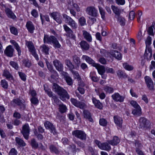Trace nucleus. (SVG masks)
<instances>
[{"instance_id":"nucleus-51","label":"nucleus","mask_w":155,"mask_h":155,"mask_svg":"<svg viewBox=\"0 0 155 155\" xmlns=\"http://www.w3.org/2000/svg\"><path fill=\"white\" fill-rule=\"evenodd\" d=\"M79 22L81 26L86 25V19L84 17H81L79 19Z\"/></svg>"},{"instance_id":"nucleus-49","label":"nucleus","mask_w":155,"mask_h":155,"mask_svg":"<svg viewBox=\"0 0 155 155\" xmlns=\"http://www.w3.org/2000/svg\"><path fill=\"white\" fill-rule=\"evenodd\" d=\"M10 30L11 33L15 35H17L18 34L17 29L14 26H10Z\"/></svg>"},{"instance_id":"nucleus-21","label":"nucleus","mask_w":155,"mask_h":155,"mask_svg":"<svg viewBox=\"0 0 155 155\" xmlns=\"http://www.w3.org/2000/svg\"><path fill=\"white\" fill-rule=\"evenodd\" d=\"M152 57V50L150 48L148 47V48H146L144 54V58L149 60Z\"/></svg>"},{"instance_id":"nucleus-18","label":"nucleus","mask_w":155,"mask_h":155,"mask_svg":"<svg viewBox=\"0 0 155 155\" xmlns=\"http://www.w3.org/2000/svg\"><path fill=\"white\" fill-rule=\"evenodd\" d=\"M120 141V139L117 136H114L112 140L107 141L108 143L113 146L117 145Z\"/></svg>"},{"instance_id":"nucleus-62","label":"nucleus","mask_w":155,"mask_h":155,"mask_svg":"<svg viewBox=\"0 0 155 155\" xmlns=\"http://www.w3.org/2000/svg\"><path fill=\"white\" fill-rule=\"evenodd\" d=\"M17 151L14 148L11 149L9 151V155H17Z\"/></svg>"},{"instance_id":"nucleus-24","label":"nucleus","mask_w":155,"mask_h":155,"mask_svg":"<svg viewBox=\"0 0 155 155\" xmlns=\"http://www.w3.org/2000/svg\"><path fill=\"white\" fill-rule=\"evenodd\" d=\"M29 51L34 56L37 60H39V58L38 55L37 54L36 49L35 48L34 45L28 48Z\"/></svg>"},{"instance_id":"nucleus-28","label":"nucleus","mask_w":155,"mask_h":155,"mask_svg":"<svg viewBox=\"0 0 155 155\" xmlns=\"http://www.w3.org/2000/svg\"><path fill=\"white\" fill-rule=\"evenodd\" d=\"M3 76L6 77V78L9 80H13V78L10 72L7 70H5L3 71Z\"/></svg>"},{"instance_id":"nucleus-7","label":"nucleus","mask_w":155,"mask_h":155,"mask_svg":"<svg viewBox=\"0 0 155 155\" xmlns=\"http://www.w3.org/2000/svg\"><path fill=\"white\" fill-rule=\"evenodd\" d=\"M86 11L87 13L89 15L94 17H96L97 16V10L94 6L87 7L86 9Z\"/></svg>"},{"instance_id":"nucleus-20","label":"nucleus","mask_w":155,"mask_h":155,"mask_svg":"<svg viewBox=\"0 0 155 155\" xmlns=\"http://www.w3.org/2000/svg\"><path fill=\"white\" fill-rule=\"evenodd\" d=\"M5 11L7 15L9 18L13 19H15L16 18V16L10 8H6L5 9Z\"/></svg>"},{"instance_id":"nucleus-42","label":"nucleus","mask_w":155,"mask_h":155,"mask_svg":"<svg viewBox=\"0 0 155 155\" xmlns=\"http://www.w3.org/2000/svg\"><path fill=\"white\" fill-rule=\"evenodd\" d=\"M49 149L51 152L52 153H54L58 154L59 153V151L56 147L53 145H51L49 147Z\"/></svg>"},{"instance_id":"nucleus-63","label":"nucleus","mask_w":155,"mask_h":155,"mask_svg":"<svg viewBox=\"0 0 155 155\" xmlns=\"http://www.w3.org/2000/svg\"><path fill=\"white\" fill-rule=\"evenodd\" d=\"M130 104L135 108L138 107H140L137 102L134 101H130Z\"/></svg>"},{"instance_id":"nucleus-19","label":"nucleus","mask_w":155,"mask_h":155,"mask_svg":"<svg viewBox=\"0 0 155 155\" xmlns=\"http://www.w3.org/2000/svg\"><path fill=\"white\" fill-rule=\"evenodd\" d=\"M94 67L97 69L98 73L100 74L104 73L105 72L106 69L104 66L97 63L94 65Z\"/></svg>"},{"instance_id":"nucleus-40","label":"nucleus","mask_w":155,"mask_h":155,"mask_svg":"<svg viewBox=\"0 0 155 155\" xmlns=\"http://www.w3.org/2000/svg\"><path fill=\"white\" fill-rule=\"evenodd\" d=\"M30 144L33 148L36 149L38 147V143L34 138H32L31 140Z\"/></svg>"},{"instance_id":"nucleus-54","label":"nucleus","mask_w":155,"mask_h":155,"mask_svg":"<svg viewBox=\"0 0 155 155\" xmlns=\"http://www.w3.org/2000/svg\"><path fill=\"white\" fill-rule=\"evenodd\" d=\"M99 124L101 126H105L107 125V123L106 119L102 118L100 119Z\"/></svg>"},{"instance_id":"nucleus-26","label":"nucleus","mask_w":155,"mask_h":155,"mask_svg":"<svg viewBox=\"0 0 155 155\" xmlns=\"http://www.w3.org/2000/svg\"><path fill=\"white\" fill-rule=\"evenodd\" d=\"M83 35L84 38L88 42H91L92 40V38L91 35L85 30L82 31Z\"/></svg>"},{"instance_id":"nucleus-56","label":"nucleus","mask_w":155,"mask_h":155,"mask_svg":"<svg viewBox=\"0 0 155 155\" xmlns=\"http://www.w3.org/2000/svg\"><path fill=\"white\" fill-rule=\"evenodd\" d=\"M104 91L107 93H111L113 92L114 90L112 88L107 86L105 87Z\"/></svg>"},{"instance_id":"nucleus-36","label":"nucleus","mask_w":155,"mask_h":155,"mask_svg":"<svg viewBox=\"0 0 155 155\" xmlns=\"http://www.w3.org/2000/svg\"><path fill=\"white\" fill-rule=\"evenodd\" d=\"M40 48L42 52L46 54H48L49 48L46 45L43 44L40 47Z\"/></svg>"},{"instance_id":"nucleus-34","label":"nucleus","mask_w":155,"mask_h":155,"mask_svg":"<svg viewBox=\"0 0 155 155\" xmlns=\"http://www.w3.org/2000/svg\"><path fill=\"white\" fill-rule=\"evenodd\" d=\"M72 58L74 63L78 67L81 62L79 58L76 55H74L73 56Z\"/></svg>"},{"instance_id":"nucleus-27","label":"nucleus","mask_w":155,"mask_h":155,"mask_svg":"<svg viewBox=\"0 0 155 155\" xmlns=\"http://www.w3.org/2000/svg\"><path fill=\"white\" fill-rule=\"evenodd\" d=\"M10 42L14 46L15 48L16 49L18 52V56L21 55V51L20 47L18 44L14 40H12L10 41Z\"/></svg>"},{"instance_id":"nucleus-50","label":"nucleus","mask_w":155,"mask_h":155,"mask_svg":"<svg viewBox=\"0 0 155 155\" xmlns=\"http://www.w3.org/2000/svg\"><path fill=\"white\" fill-rule=\"evenodd\" d=\"M10 64L16 70H18L19 68L18 64L17 63L14 61H11L10 62Z\"/></svg>"},{"instance_id":"nucleus-17","label":"nucleus","mask_w":155,"mask_h":155,"mask_svg":"<svg viewBox=\"0 0 155 155\" xmlns=\"http://www.w3.org/2000/svg\"><path fill=\"white\" fill-rule=\"evenodd\" d=\"M26 27L28 31L31 33H33L35 29V26L32 21H28L26 24Z\"/></svg>"},{"instance_id":"nucleus-33","label":"nucleus","mask_w":155,"mask_h":155,"mask_svg":"<svg viewBox=\"0 0 155 155\" xmlns=\"http://www.w3.org/2000/svg\"><path fill=\"white\" fill-rule=\"evenodd\" d=\"M92 100L93 103L97 108L100 109L102 108V104L99 100H96L94 97L93 98Z\"/></svg>"},{"instance_id":"nucleus-23","label":"nucleus","mask_w":155,"mask_h":155,"mask_svg":"<svg viewBox=\"0 0 155 155\" xmlns=\"http://www.w3.org/2000/svg\"><path fill=\"white\" fill-rule=\"evenodd\" d=\"M114 118L115 124L120 128H121L123 121L122 118L117 116H114Z\"/></svg>"},{"instance_id":"nucleus-39","label":"nucleus","mask_w":155,"mask_h":155,"mask_svg":"<svg viewBox=\"0 0 155 155\" xmlns=\"http://www.w3.org/2000/svg\"><path fill=\"white\" fill-rule=\"evenodd\" d=\"M117 75L120 78H126L127 77V75L123 71L119 70L117 72Z\"/></svg>"},{"instance_id":"nucleus-16","label":"nucleus","mask_w":155,"mask_h":155,"mask_svg":"<svg viewBox=\"0 0 155 155\" xmlns=\"http://www.w3.org/2000/svg\"><path fill=\"white\" fill-rule=\"evenodd\" d=\"M14 51V49L12 46L9 45L7 47L4 53L8 56L11 57L13 56Z\"/></svg>"},{"instance_id":"nucleus-8","label":"nucleus","mask_w":155,"mask_h":155,"mask_svg":"<svg viewBox=\"0 0 155 155\" xmlns=\"http://www.w3.org/2000/svg\"><path fill=\"white\" fill-rule=\"evenodd\" d=\"M71 103L74 105L81 109H84L87 107L86 105L83 102L78 101L74 98H71Z\"/></svg>"},{"instance_id":"nucleus-41","label":"nucleus","mask_w":155,"mask_h":155,"mask_svg":"<svg viewBox=\"0 0 155 155\" xmlns=\"http://www.w3.org/2000/svg\"><path fill=\"white\" fill-rule=\"evenodd\" d=\"M15 141L16 143L20 146L24 147L26 145V144L24 141L18 137H16Z\"/></svg>"},{"instance_id":"nucleus-1","label":"nucleus","mask_w":155,"mask_h":155,"mask_svg":"<svg viewBox=\"0 0 155 155\" xmlns=\"http://www.w3.org/2000/svg\"><path fill=\"white\" fill-rule=\"evenodd\" d=\"M51 79L50 81L53 83L52 88L53 90L55 92L59 95L61 97H68L69 95L66 91L63 88L58 85L57 84L54 83V82L58 80V74L56 71L54 73H51Z\"/></svg>"},{"instance_id":"nucleus-48","label":"nucleus","mask_w":155,"mask_h":155,"mask_svg":"<svg viewBox=\"0 0 155 155\" xmlns=\"http://www.w3.org/2000/svg\"><path fill=\"white\" fill-rule=\"evenodd\" d=\"M99 11L101 15V18L103 20L105 19V12L104 9L101 7L98 6Z\"/></svg>"},{"instance_id":"nucleus-22","label":"nucleus","mask_w":155,"mask_h":155,"mask_svg":"<svg viewBox=\"0 0 155 155\" xmlns=\"http://www.w3.org/2000/svg\"><path fill=\"white\" fill-rule=\"evenodd\" d=\"M111 8L113 12L115 15V17L116 18H117V17H118L120 16L121 12V10L118 7L113 5H112L111 6Z\"/></svg>"},{"instance_id":"nucleus-14","label":"nucleus","mask_w":155,"mask_h":155,"mask_svg":"<svg viewBox=\"0 0 155 155\" xmlns=\"http://www.w3.org/2000/svg\"><path fill=\"white\" fill-rule=\"evenodd\" d=\"M44 124L46 128L49 129L51 133L54 134L56 133V129L52 124L48 121H46L45 122Z\"/></svg>"},{"instance_id":"nucleus-2","label":"nucleus","mask_w":155,"mask_h":155,"mask_svg":"<svg viewBox=\"0 0 155 155\" xmlns=\"http://www.w3.org/2000/svg\"><path fill=\"white\" fill-rule=\"evenodd\" d=\"M139 127L141 129H146L150 126V123L148 120L144 117H140L139 119Z\"/></svg>"},{"instance_id":"nucleus-15","label":"nucleus","mask_w":155,"mask_h":155,"mask_svg":"<svg viewBox=\"0 0 155 155\" xmlns=\"http://www.w3.org/2000/svg\"><path fill=\"white\" fill-rule=\"evenodd\" d=\"M62 74L67 84L70 86L72 85L73 84V81L71 78L69 76L67 72H64Z\"/></svg>"},{"instance_id":"nucleus-31","label":"nucleus","mask_w":155,"mask_h":155,"mask_svg":"<svg viewBox=\"0 0 155 155\" xmlns=\"http://www.w3.org/2000/svg\"><path fill=\"white\" fill-rule=\"evenodd\" d=\"M84 117L88 119L90 122H92L93 120L91 117V115L90 112L87 110H84L83 111Z\"/></svg>"},{"instance_id":"nucleus-12","label":"nucleus","mask_w":155,"mask_h":155,"mask_svg":"<svg viewBox=\"0 0 155 155\" xmlns=\"http://www.w3.org/2000/svg\"><path fill=\"white\" fill-rule=\"evenodd\" d=\"M64 30L67 33L66 35L68 37L73 39H75V35L73 34L72 30L67 25L64 24L63 25Z\"/></svg>"},{"instance_id":"nucleus-55","label":"nucleus","mask_w":155,"mask_h":155,"mask_svg":"<svg viewBox=\"0 0 155 155\" xmlns=\"http://www.w3.org/2000/svg\"><path fill=\"white\" fill-rule=\"evenodd\" d=\"M18 74L21 79L24 81H25L26 80V76L24 73L21 72H18Z\"/></svg>"},{"instance_id":"nucleus-10","label":"nucleus","mask_w":155,"mask_h":155,"mask_svg":"<svg viewBox=\"0 0 155 155\" xmlns=\"http://www.w3.org/2000/svg\"><path fill=\"white\" fill-rule=\"evenodd\" d=\"M50 15L59 24H61L62 22V17L59 13L53 12L50 14Z\"/></svg>"},{"instance_id":"nucleus-44","label":"nucleus","mask_w":155,"mask_h":155,"mask_svg":"<svg viewBox=\"0 0 155 155\" xmlns=\"http://www.w3.org/2000/svg\"><path fill=\"white\" fill-rule=\"evenodd\" d=\"M1 85L2 87L5 89H7L8 87V84L7 81L5 79L1 80Z\"/></svg>"},{"instance_id":"nucleus-64","label":"nucleus","mask_w":155,"mask_h":155,"mask_svg":"<svg viewBox=\"0 0 155 155\" xmlns=\"http://www.w3.org/2000/svg\"><path fill=\"white\" fill-rule=\"evenodd\" d=\"M31 103L34 104H37L38 102V100L37 97H31Z\"/></svg>"},{"instance_id":"nucleus-4","label":"nucleus","mask_w":155,"mask_h":155,"mask_svg":"<svg viewBox=\"0 0 155 155\" xmlns=\"http://www.w3.org/2000/svg\"><path fill=\"white\" fill-rule=\"evenodd\" d=\"M62 16L65 19V22L68 24L72 29H76L77 28L78 26L76 23L70 17L65 14H63Z\"/></svg>"},{"instance_id":"nucleus-9","label":"nucleus","mask_w":155,"mask_h":155,"mask_svg":"<svg viewBox=\"0 0 155 155\" xmlns=\"http://www.w3.org/2000/svg\"><path fill=\"white\" fill-rule=\"evenodd\" d=\"M145 83L148 88L150 90H154V86L153 83L151 78L148 76H146L144 77Z\"/></svg>"},{"instance_id":"nucleus-25","label":"nucleus","mask_w":155,"mask_h":155,"mask_svg":"<svg viewBox=\"0 0 155 155\" xmlns=\"http://www.w3.org/2000/svg\"><path fill=\"white\" fill-rule=\"evenodd\" d=\"M82 59L85 60V61L89 64H92L94 67L95 64H97L95 63L94 61L90 57L86 55H83Z\"/></svg>"},{"instance_id":"nucleus-43","label":"nucleus","mask_w":155,"mask_h":155,"mask_svg":"<svg viewBox=\"0 0 155 155\" xmlns=\"http://www.w3.org/2000/svg\"><path fill=\"white\" fill-rule=\"evenodd\" d=\"M44 89L46 93H47L49 97H51L53 96L52 92L51 90L48 88L47 85L45 84L44 85Z\"/></svg>"},{"instance_id":"nucleus-58","label":"nucleus","mask_w":155,"mask_h":155,"mask_svg":"<svg viewBox=\"0 0 155 155\" xmlns=\"http://www.w3.org/2000/svg\"><path fill=\"white\" fill-rule=\"evenodd\" d=\"M14 103L18 105H21L22 103L21 101L19 98L14 99L12 102V103Z\"/></svg>"},{"instance_id":"nucleus-11","label":"nucleus","mask_w":155,"mask_h":155,"mask_svg":"<svg viewBox=\"0 0 155 155\" xmlns=\"http://www.w3.org/2000/svg\"><path fill=\"white\" fill-rule=\"evenodd\" d=\"M56 38L54 36L50 35L49 36L45 34L43 41L44 43L51 44Z\"/></svg>"},{"instance_id":"nucleus-37","label":"nucleus","mask_w":155,"mask_h":155,"mask_svg":"<svg viewBox=\"0 0 155 155\" xmlns=\"http://www.w3.org/2000/svg\"><path fill=\"white\" fill-rule=\"evenodd\" d=\"M45 61L47 68L51 73H54L56 71L54 69L52 65L48 61L47 59H46Z\"/></svg>"},{"instance_id":"nucleus-5","label":"nucleus","mask_w":155,"mask_h":155,"mask_svg":"<svg viewBox=\"0 0 155 155\" xmlns=\"http://www.w3.org/2000/svg\"><path fill=\"white\" fill-rule=\"evenodd\" d=\"M30 131V128L28 124H25L22 126L21 132L25 138L27 140L28 139Z\"/></svg>"},{"instance_id":"nucleus-13","label":"nucleus","mask_w":155,"mask_h":155,"mask_svg":"<svg viewBox=\"0 0 155 155\" xmlns=\"http://www.w3.org/2000/svg\"><path fill=\"white\" fill-rule=\"evenodd\" d=\"M53 64L56 69L58 71H61L63 69V65L62 63L59 60L55 59L53 61Z\"/></svg>"},{"instance_id":"nucleus-30","label":"nucleus","mask_w":155,"mask_h":155,"mask_svg":"<svg viewBox=\"0 0 155 155\" xmlns=\"http://www.w3.org/2000/svg\"><path fill=\"white\" fill-rule=\"evenodd\" d=\"M132 113L135 116H140L142 114V112L140 107L135 108L133 109Z\"/></svg>"},{"instance_id":"nucleus-59","label":"nucleus","mask_w":155,"mask_h":155,"mask_svg":"<svg viewBox=\"0 0 155 155\" xmlns=\"http://www.w3.org/2000/svg\"><path fill=\"white\" fill-rule=\"evenodd\" d=\"M71 5H72L73 7L76 9L77 12L80 11V8L78 5L75 3H74L73 2H70L69 4Z\"/></svg>"},{"instance_id":"nucleus-53","label":"nucleus","mask_w":155,"mask_h":155,"mask_svg":"<svg viewBox=\"0 0 155 155\" xmlns=\"http://www.w3.org/2000/svg\"><path fill=\"white\" fill-rule=\"evenodd\" d=\"M70 71L73 75H74L75 78H77V79L80 80L81 77L77 71H74L73 70H71Z\"/></svg>"},{"instance_id":"nucleus-60","label":"nucleus","mask_w":155,"mask_h":155,"mask_svg":"<svg viewBox=\"0 0 155 155\" xmlns=\"http://www.w3.org/2000/svg\"><path fill=\"white\" fill-rule=\"evenodd\" d=\"M74 141L75 143L77 144L79 147L82 148H84L85 147V144L83 142L79 141H76L75 140Z\"/></svg>"},{"instance_id":"nucleus-57","label":"nucleus","mask_w":155,"mask_h":155,"mask_svg":"<svg viewBox=\"0 0 155 155\" xmlns=\"http://www.w3.org/2000/svg\"><path fill=\"white\" fill-rule=\"evenodd\" d=\"M151 38L150 37H148L145 41L146 44V48L149 47V46L151 43Z\"/></svg>"},{"instance_id":"nucleus-29","label":"nucleus","mask_w":155,"mask_h":155,"mask_svg":"<svg viewBox=\"0 0 155 155\" xmlns=\"http://www.w3.org/2000/svg\"><path fill=\"white\" fill-rule=\"evenodd\" d=\"M111 55L114 56L118 60H120L121 59L122 56L121 53L117 51H113L111 52Z\"/></svg>"},{"instance_id":"nucleus-3","label":"nucleus","mask_w":155,"mask_h":155,"mask_svg":"<svg viewBox=\"0 0 155 155\" xmlns=\"http://www.w3.org/2000/svg\"><path fill=\"white\" fill-rule=\"evenodd\" d=\"M73 136L82 140H85L87 138V135L83 131L77 130L72 132Z\"/></svg>"},{"instance_id":"nucleus-38","label":"nucleus","mask_w":155,"mask_h":155,"mask_svg":"<svg viewBox=\"0 0 155 155\" xmlns=\"http://www.w3.org/2000/svg\"><path fill=\"white\" fill-rule=\"evenodd\" d=\"M67 110V107L65 105L62 104L59 105V111L61 113H63L66 112Z\"/></svg>"},{"instance_id":"nucleus-46","label":"nucleus","mask_w":155,"mask_h":155,"mask_svg":"<svg viewBox=\"0 0 155 155\" xmlns=\"http://www.w3.org/2000/svg\"><path fill=\"white\" fill-rule=\"evenodd\" d=\"M117 18V19L118 21L121 25L123 26L125 25V20L124 18L120 16Z\"/></svg>"},{"instance_id":"nucleus-6","label":"nucleus","mask_w":155,"mask_h":155,"mask_svg":"<svg viewBox=\"0 0 155 155\" xmlns=\"http://www.w3.org/2000/svg\"><path fill=\"white\" fill-rule=\"evenodd\" d=\"M95 143L97 145L98 147L101 150L108 151L111 149V147L109 144L107 143H102L97 140L95 141Z\"/></svg>"},{"instance_id":"nucleus-35","label":"nucleus","mask_w":155,"mask_h":155,"mask_svg":"<svg viewBox=\"0 0 155 155\" xmlns=\"http://www.w3.org/2000/svg\"><path fill=\"white\" fill-rule=\"evenodd\" d=\"M65 63L67 66L69 68V69L70 71L74 68V66L72 64L71 61L69 59H66L65 60Z\"/></svg>"},{"instance_id":"nucleus-45","label":"nucleus","mask_w":155,"mask_h":155,"mask_svg":"<svg viewBox=\"0 0 155 155\" xmlns=\"http://www.w3.org/2000/svg\"><path fill=\"white\" fill-rule=\"evenodd\" d=\"M123 67L126 70L129 71L132 70L134 69V67L132 66L129 64L127 63H123Z\"/></svg>"},{"instance_id":"nucleus-32","label":"nucleus","mask_w":155,"mask_h":155,"mask_svg":"<svg viewBox=\"0 0 155 155\" xmlns=\"http://www.w3.org/2000/svg\"><path fill=\"white\" fill-rule=\"evenodd\" d=\"M80 45L81 48L84 50H87L89 48V45L85 41H81L80 42Z\"/></svg>"},{"instance_id":"nucleus-61","label":"nucleus","mask_w":155,"mask_h":155,"mask_svg":"<svg viewBox=\"0 0 155 155\" xmlns=\"http://www.w3.org/2000/svg\"><path fill=\"white\" fill-rule=\"evenodd\" d=\"M23 64L26 67L29 68L31 66V63L28 60H23Z\"/></svg>"},{"instance_id":"nucleus-52","label":"nucleus","mask_w":155,"mask_h":155,"mask_svg":"<svg viewBox=\"0 0 155 155\" xmlns=\"http://www.w3.org/2000/svg\"><path fill=\"white\" fill-rule=\"evenodd\" d=\"M52 44L53 47L55 48H60L61 47V45L57 38L55 39Z\"/></svg>"},{"instance_id":"nucleus-47","label":"nucleus","mask_w":155,"mask_h":155,"mask_svg":"<svg viewBox=\"0 0 155 155\" xmlns=\"http://www.w3.org/2000/svg\"><path fill=\"white\" fill-rule=\"evenodd\" d=\"M34 134L38 140H42L43 138V136L41 134L39 133L36 129H35L34 131Z\"/></svg>"}]
</instances>
